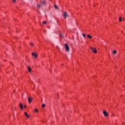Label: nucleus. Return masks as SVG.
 <instances>
[{
    "label": "nucleus",
    "instance_id": "nucleus-1",
    "mask_svg": "<svg viewBox=\"0 0 125 125\" xmlns=\"http://www.w3.org/2000/svg\"><path fill=\"white\" fill-rule=\"evenodd\" d=\"M45 1H41L40 4H37L38 8H42L44 5H45Z\"/></svg>",
    "mask_w": 125,
    "mask_h": 125
},
{
    "label": "nucleus",
    "instance_id": "nucleus-2",
    "mask_svg": "<svg viewBox=\"0 0 125 125\" xmlns=\"http://www.w3.org/2000/svg\"><path fill=\"white\" fill-rule=\"evenodd\" d=\"M64 48L65 51H66V52H69L70 51V47H69V45H68V44L65 43L64 44Z\"/></svg>",
    "mask_w": 125,
    "mask_h": 125
},
{
    "label": "nucleus",
    "instance_id": "nucleus-3",
    "mask_svg": "<svg viewBox=\"0 0 125 125\" xmlns=\"http://www.w3.org/2000/svg\"><path fill=\"white\" fill-rule=\"evenodd\" d=\"M62 16L64 19H66V18L69 17V14H68V13H67V12H63Z\"/></svg>",
    "mask_w": 125,
    "mask_h": 125
},
{
    "label": "nucleus",
    "instance_id": "nucleus-4",
    "mask_svg": "<svg viewBox=\"0 0 125 125\" xmlns=\"http://www.w3.org/2000/svg\"><path fill=\"white\" fill-rule=\"evenodd\" d=\"M90 49L94 53H97V50H96V48L91 47Z\"/></svg>",
    "mask_w": 125,
    "mask_h": 125
},
{
    "label": "nucleus",
    "instance_id": "nucleus-5",
    "mask_svg": "<svg viewBox=\"0 0 125 125\" xmlns=\"http://www.w3.org/2000/svg\"><path fill=\"white\" fill-rule=\"evenodd\" d=\"M103 114H104V117H108V116H109V114L108 113V112H107L105 111H103Z\"/></svg>",
    "mask_w": 125,
    "mask_h": 125
},
{
    "label": "nucleus",
    "instance_id": "nucleus-6",
    "mask_svg": "<svg viewBox=\"0 0 125 125\" xmlns=\"http://www.w3.org/2000/svg\"><path fill=\"white\" fill-rule=\"evenodd\" d=\"M32 55L34 57V58H37V57H38V54L36 53H32Z\"/></svg>",
    "mask_w": 125,
    "mask_h": 125
},
{
    "label": "nucleus",
    "instance_id": "nucleus-7",
    "mask_svg": "<svg viewBox=\"0 0 125 125\" xmlns=\"http://www.w3.org/2000/svg\"><path fill=\"white\" fill-rule=\"evenodd\" d=\"M28 101H29V103H31V102H32V98H31L30 97H29V98H28Z\"/></svg>",
    "mask_w": 125,
    "mask_h": 125
},
{
    "label": "nucleus",
    "instance_id": "nucleus-8",
    "mask_svg": "<svg viewBox=\"0 0 125 125\" xmlns=\"http://www.w3.org/2000/svg\"><path fill=\"white\" fill-rule=\"evenodd\" d=\"M27 69H28L29 73H31V72H32V69H31V67H30V66L28 67Z\"/></svg>",
    "mask_w": 125,
    "mask_h": 125
},
{
    "label": "nucleus",
    "instance_id": "nucleus-9",
    "mask_svg": "<svg viewBox=\"0 0 125 125\" xmlns=\"http://www.w3.org/2000/svg\"><path fill=\"white\" fill-rule=\"evenodd\" d=\"M88 39H92V36H90V35L88 34L87 35Z\"/></svg>",
    "mask_w": 125,
    "mask_h": 125
},
{
    "label": "nucleus",
    "instance_id": "nucleus-10",
    "mask_svg": "<svg viewBox=\"0 0 125 125\" xmlns=\"http://www.w3.org/2000/svg\"><path fill=\"white\" fill-rule=\"evenodd\" d=\"M24 114L25 115L26 117H27V118L30 117V116H29V115H28V113H27V112H24Z\"/></svg>",
    "mask_w": 125,
    "mask_h": 125
},
{
    "label": "nucleus",
    "instance_id": "nucleus-11",
    "mask_svg": "<svg viewBox=\"0 0 125 125\" xmlns=\"http://www.w3.org/2000/svg\"><path fill=\"white\" fill-rule=\"evenodd\" d=\"M20 107L21 109H23V104H20Z\"/></svg>",
    "mask_w": 125,
    "mask_h": 125
},
{
    "label": "nucleus",
    "instance_id": "nucleus-12",
    "mask_svg": "<svg viewBox=\"0 0 125 125\" xmlns=\"http://www.w3.org/2000/svg\"><path fill=\"white\" fill-rule=\"evenodd\" d=\"M54 6L55 8H56V9H59V8L57 5H54Z\"/></svg>",
    "mask_w": 125,
    "mask_h": 125
},
{
    "label": "nucleus",
    "instance_id": "nucleus-13",
    "mask_svg": "<svg viewBox=\"0 0 125 125\" xmlns=\"http://www.w3.org/2000/svg\"><path fill=\"white\" fill-rule=\"evenodd\" d=\"M34 111H35V112L36 113H38V112H39V110H38V109H37V108H35V109H34Z\"/></svg>",
    "mask_w": 125,
    "mask_h": 125
},
{
    "label": "nucleus",
    "instance_id": "nucleus-14",
    "mask_svg": "<svg viewBox=\"0 0 125 125\" xmlns=\"http://www.w3.org/2000/svg\"><path fill=\"white\" fill-rule=\"evenodd\" d=\"M42 108H44V107H45V104H42Z\"/></svg>",
    "mask_w": 125,
    "mask_h": 125
},
{
    "label": "nucleus",
    "instance_id": "nucleus-15",
    "mask_svg": "<svg viewBox=\"0 0 125 125\" xmlns=\"http://www.w3.org/2000/svg\"><path fill=\"white\" fill-rule=\"evenodd\" d=\"M46 23H47L46 22V21H43L42 24H43V25H44V24H46Z\"/></svg>",
    "mask_w": 125,
    "mask_h": 125
},
{
    "label": "nucleus",
    "instance_id": "nucleus-16",
    "mask_svg": "<svg viewBox=\"0 0 125 125\" xmlns=\"http://www.w3.org/2000/svg\"><path fill=\"white\" fill-rule=\"evenodd\" d=\"M113 54H117V51H116V50L113 51Z\"/></svg>",
    "mask_w": 125,
    "mask_h": 125
},
{
    "label": "nucleus",
    "instance_id": "nucleus-17",
    "mask_svg": "<svg viewBox=\"0 0 125 125\" xmlns=\"http://www.w3.org/2000/svg\"><path fill=\"white\" fill-rule=\"evenodd\" d=\"M119 21H120V22H121V21H122V17H120L119 18Z\"/></svg>",
    "mask_w": 125,
    "mask_h": 125
},
{
    "label": "nucleus",
    "instance_id": "nucleus-18",
    "mask_svg": "<svg viewBox=\"0 0 125 125\" xmlns=\"http://www.w3.org/2000/svg\"><path fill=\"white\" fill-rule=\"evenodd\" d=\"M83 38H85V36H86V35H85V34H83Z\"/></svg>",
    "mask_w": 125,
    "mask_h": 125
},
{
    "label": "nucleus",
    "instance_id": "nucleus-19",
    "mask_svg": "<svg viewBox=\"0 0 125 125\" xmlns=\"http://www.w3.org/2000/svg\"><path fill=\"white\" fill-rule=\"evenodd\" d=\"M60 37L62 38V39H63V35L60 34Z\"/></svg>",
    "mask_w": 125,
    "mask_h": 125
},
{
    "label": "nucleus",
    "instance_id": "nucleus-20",
    "mask_svg": "<svg viewBox=\"0 0 125 125\" xmlns=\"http://www.w3.org/2000/svg\"><path fill=\"white\" fill-rule=\"evenodd\" d=\"M13 2H16V0H12Z\"/></svg>",
    "mask_w": 125,
    "mask_h": 125
},
{
    "label": "nucleus",
    "instance_id": "nucleus-21",
    "mask_svg": "<svg viewBox=\"0 0 125 125\" xmlns=\"http://www.w3.org/2000/svg\"><path fill=\"white\" fill-rule=\"evenodd\" d=\"M30 45H32V46H33V45H34V43H30Z\"/></svg>",
    "mask_w": 125,
    "mask_h": 125
},
{
    "label": "nucleus",
    "instance_id": "nucleus-22",
    "mask_svg": "<svg viewBox=\"0 0 125 125\" xmlns=\"http://www.w3.org/2000/svg\"><path fill=\"white\" fill-rule=\"evenodd\" d=\"M24 108H26V105H24Z\"/></svg>",
    "mask_w": 125,
    "mask_h": 125
},
{
    "label": "nucleus",
    "instance_id": "nucleus-23",
    "mask_svg": "<svg viewBox=\"0 0 125 125\" xmlns=\"http://www.w3.org/2000/svg\"><path fill=\"white\" fill-rule=\"evenodd\" d=\"M123 21L125 20V18H124L123 19Z\"/></svg>",
    "mask_w": 125,
    "mask_h": 125
},
{
    "label": "nucleus",
    "instance_id": "nucleus-24",
    "mask_svg": "<svg viewBox=\"0 0 125 125\" xmlns=\"http://www.w3.org/2000/svg\"><path fill=\"white\" fill-rule=\"evenodd\" d=\"M62 65H63V64H62Z\"/></svg>",
    "mask_w": 125,
    "mask_h": 125
}]
</instances>
